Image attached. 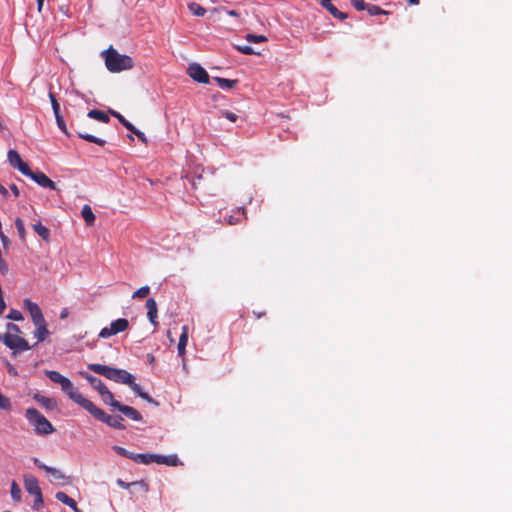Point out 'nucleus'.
Returning a JSON list of instances; mask_svg holds the SVG:
<instances>
[{
	"instance_id": "nucleus-1",
	"label": "nucleus",
	"mask_w": 512,
	"mask_h": 512,
	"mask_svg": "<svg viewBox=\"0 0 512 512\" xmlns=\"http://www.w3.org/2000/svg\"><path fill=\"white\" fill-rule=\"evenodd\" d=\"M46 376L54 383H57L61 386L63 392H65L68 397L81 406L83 409L89 404L90 400L85 398L78 390L74 387L72 382L62 374L57 371H46Z\"/></svg>"
},
{
	"instance_id": "nucleus-2",
	"label": "nucleus",
	"mask_w": 512,
	"mask_h": 512,
	"mask_svg": "<svg viewBox=\"0 0 512 512\" xmlns=\"http://www.w3.org/2000/svg\"><path fill=\"white\" fill-rule=\"evenodd\" d=\"M46 376L54 383H57L61 386L63 392H65L68 397L81 406L83 409L89 404L90 400L85 398L78 390L74 387L72 382L62 374L57 371H46Z\"/></svg>"
},
{
	"instance_id": "nucleus-3",
	"label": "nucleus",
	"mask_w": 512,
	"mask_h": 512,
	"mask_svg": "<svg viewBox=\"0 0 512 512\" xmlns=\"http://www.w3.org/2000/svg\"><path fill=\"white\" fill-rule=\"evenodd\" d=\"M102 56L104 57L106 68L112 73L129 70L134 66V61L130 56L118 53L112 46L103 51Z\"/></svg>"
},
{
	"instance_id": "nucleus-4",
	"label": "nucleus",
	"mask_w": 512,
	"mask_h": 512,
	"mask_svg": "<svg viewBox=\"0 0 512 512\" xmlns=\"http://www.w3.org/2000/svg\"><path fill=\"white\" fill-rule=\"evenodd\" d=\"M26 419L34 427L38 435H47L54 432V427L50 421L43 416L37 409L28 408L25 413Z\"/></svg>"
},
{
	"instance_id": "nucleus-5",
	"label": "nucleus",
	"mask_w": 512,
	"mask_h": 512,
	"mask_svg": "<svg viewBox=\"0 0 512 512\" xmlns=\"http://www.w3.org/2000/svg\"><path fill=\"white\" fill-rule=\"evenodd\" d=\"M95 419L106 423L108 426L115 429H124L123 418L121 416H110L102 409L98 408L92 401L85 408Z\"/></svg>"
},
{
	"instance_id": "nucleus-6",
	"label": "nucleus",
	"mask_w": 512,
	"mask_h": 512,
	"mask_svg": "<svg viewBox=\"0 0 512 512\" xmlns=\"http://www.w3.org/2000/svg\"><path fill=\"white\" fill-rule=\"evenodd\" d=\"M4 344L13 351V354L23 352L31 349V346L26 339L19 335H11V333H5L2 337Z\"/></svg>"
},
{
	"instance_id": "nucleus-7",
	"label": "nucleus",
	"mask_w": 512,
	"mask_h": 512,
	"mask_svg": "<svg viewBox=\"0 0 512 512\" xmlns=\"http://www.w3.org/2000/svg\"><path fill=\"white\" fill-rule=\"evenodd\" d=\"M129 327V322L125 318H119L111 322L109 327H104L99 333L100 338H109L118 333L124 332Z\"/></svg>"
},
{
	"instance_id": "nucleus-8",
	"label": "nucleus",
	"mask_w": 512,
	"mask_h": 512,
	"mask_svg": "<svg viewBox=\"0 0 512 512\" xmlns=\"http://www.w3.org/2000/svg\"><path fill=\"white\" fill-rule=\"evenodd\" d=\"M87 368L89 370H91L99 375H102L105 378L115 382L117 368L110 367V366L103 365V364H96V363L88 364Z\"/></svg>"
},
{
	"instance_id": "nucleus-9",
	"label": "nucleus",
	"mask_w": 512,
	"mask_h": 512,
	"mask_svg": "<svg viewBox=\"0 0 512 512\" xmlns=\"http://www.w3.org/2000/svg\"><path fill=\"white\" fill-rule=\"evenodd\" d=\"M188 75L199 83L207 84L209 75L206 70L197 63H193L188 67Z\"/></svg>"
},
{
	"instance_id": "nucleus-10",
	"label": "nucleus",
	"mask_w": 512,
	"mask_h": 512,
	"mask_svg": "<svg viewBox=\"0 0 512 512\" xmlns=\"http://www.w3.org/2000/svg\"><path fill=\"white\" fill-rule=\"evenodd\" d=\"M8 161L12 167L17 168L22 174H30V167L22 161L16 150H9Z\"/></svg>"
},
{
	"instance_id": "nucleus-11",
	"label": "nucleus",
	"mask_w": 512,
	"mask_h": 512,
	"mask_svg": "<svg viewBox=\"0 0 512 512\" xmlns=\"http://www.w3.org/2000/svg\"><path fill=\"white\" fill-rule=\"evenodd\" d=\"M24 305L29 311L34 324H41L43 321H45L43 313L38 304L32 302L30 299H25Z\"/></svg>"
},
{
	"instance_id": "nucleus-12",
	"label": "nucleus",
	"mask_w": 512,
	"mask_h": 512,
	"mask_svg": "<svg viewBox=\"0 0 512 512\" xmlns=\"http://www.w3.org/2000/svg\"><path fill=\"white\" fill-rule=\"evenodd\" d=\"M24 175L32 178L41 187L50 188L52 190L56 189V184L50 178H48L43 172H33L30 169V174Z\"/></svg>"
},
{
	"instance_id": "nucleus-13",
	"label": "nucleus",
	"mask_w": 512,
	"mask_h": 512,
	"mask_svg": "<svg viewBox=\"0 0 512 512\" xmlns=\"http://www.w3.org/2000/svg\"><path fill=\"white\" fill-rule=\"evenodd\" d=\"M115 409H117L118 411L123 413L126 417H128L134 421L142 420L141 414L131 406L123 405L121 403H115Z\"/></svg>"
},
{
	"instance_id": "nucleus-14",
	"label": "nucleus",
	"mask_w": 512,
	"mask_h": 512,
	"mask_svg": "<svg viewBox=\"0 0 512 512\" xmlns=\"http://www.w3.org/2000/svg\"><path fill=\"white\" fill-rule=\"evenodd\" d=\"M24 487L30 495H37L41 493L38 480L32 475L24 476Z\"/></svg>"
},
{
	"instance_id": "nucleus-15",
	"label": "nucleus",
	"mask_w": 512,
	"mask_h": 512,
	"mask_svg": "<svg viewBox=\"0 0 512 512\" xmlns=\"http://www.w3.org/2000/svg\"><path fill=\"white\" fill-rule=\"evenodd\" d=\"M80 375L89 382V384L99 393H103L105 389H107L106 385L102 382L101 379L87 373L80 372Z\"/></svg>"
},
{
	"instance_id": "nucleus-16",
	"label": "nucleus",
	"mask_w": 512,
	"mask_h": 512,
	"mask_svg": "<svg viewBox=\"0 0 512 512\" xmlns=\"http://www.w3.org/2000/svg\"><path fill=\"white\" fill-rule=\"evenodd\" d=\"M146 308H147V317H148L149 321L154 326H157L158 325V322H157V311L158 310H157V303H156L155 299L149 298L146 301Z\"/></svg>"
},
{
	"instance_id": "nucleus-17",
	"label": "nucleus",
	"mask_w": 512,
	"mask_h": 512,
	"mask_svg": "<svg viewBox=\"0 0 512 512\" xmlns=\"http://www.w3.org/2000/svg\"><path fill=\"white\" fill-rule=\"evenodd\" d=\"M155 463L164 464L167 466H178L179 464H181L177 455L162 456L159 454H156Z\"/></svg>"
},
{
	"instance_id": "nucleus-18",
	"label": "nucleus",
	"mask_w": 512,
	"mask_h": 512,
	"mask_svg": "<svg viewBox=\"0 0 512 512\" xmlns=\"http://www.w3.org/2000/svg\"><path fill=\"white\" fill-rule=\"evenodd\" d=\"M188 335H189L188 327L187 326H183L182 327V332H181L180 337H179L178 346H177L178 355L181 356V357H183L184 354H185V349H186V346H187V343H188Z\"/></svg>"
},
{
	"instance_id": "nucleus-19",
	"label": "nucleus",
	"mask_w": 512,
	"mask_h": 512,
	"mask_svg": "<svg viewBox=\"0 0 512 512\" xmlns=\"http://www.w3.org/2000/svg\"><path fill=\"white\" fill-rule=\"evenodd\" d=\"M156 454L150 453H133L132 459L136 463L148 465L155 462Z\"/></svg>"
},
{
	"instance_id": "nucleus-20",
	"label": "nucleus",
	"mask_w": 512,
	"mask_h": 512,
	"mask_svg": "<svg viewBox=\"0 0 512 512\" xmlns=\"http://www.w3.org/2000/svg\"><path fill=\"white\" fill-rule=\"evenodd\" d=\"M36 326V330L34 331V336L37 338L38 342L44 341L50 334L47 329L46 321H43L41 324H34Z\"/></svg>"
},
{
	"instance_id": "nucleus-21",
	"label": "nucleus",
	"mask_w": 512,
	"mask_h": 512,
	"mask_svg": "<svg viewBox=\"0 0 512 512\" xmlns=\"http://www.w3.org/2000/svg\"><path fill=\"white\" fill-rule=\"evenodd\" d=\"M133 375L123 369H116L115 382L121 384H132Z\"/></svg>"
},
{
	"instance_id": "nucleus-22",
	"label": "nucleus",
	"mask_w": 512,
	"mask_h": 512,
	"mask_svg": "<svg viewBox=\"0 0 512 512\" xmlns=\"http://www.w3.org/2000/svg\"><path fill=\"white\" fill-rule=\"evenodd\" d=\"M81 215L88 226H91L94 224L95 215L89 205L86 204L83 206Z\"/></svg>"
},
{
	"instance_id": "nucleus-23",
	"label": "nucleus",
	"mask_w": 512,
	"mask_h": 512,
	"mask_svg": "<svg viewBox=\"0 0 512 512\" xmlns=\"http://www.w3.org/2000/svg\"><path fill=\"white\" fill-rule=\"evenodd\" d=\"M213 80L217 83V85L222 89H232L238 83V80H230L222 77H214Z\"/></svg>"
},
{
	"instance_id": "nucleus-24",
	"label": "nucleus",
	"mask_w": 512,
	"mask_h": 512,
	"mask_svg": "<svg viewBox=\"0 0 512 512\" xmlns=\"http://www.w3.org/2000/svg\"><path fill=\"white\" fill-rule=\"evenodd\" d=\"M33 230L46 242L50 240V231L40 222L33 225Z\"/></svg>"
},
{
	"instance_id": "nucleus-25",
	"label": "nucleus",
	"mask_w": 512,
	"mask_h": 512,
	"mask_svg": "<svg viewBox=\"0 0 512 512\" xmlns=\"http://www.w3.org/2000/svg\"><path fill=\"white\" fill-rule=\"evenodd\" d=\"M88 117L100 121L102 123H108L110 121L109 115L101 110H90L88 112Z\"/></svg>"
},
{
	"instance_id": "nucleus-26",
	"label": "nucleus",
	"mask_w": 512,
	"mask_h": 512,
	"mask_svg": "<svg viewBox=\"0 0 512 512\" xmlns=\"http://www.w3.org/2000/svg\"><path fill=\"white\" fill-rule=\"evenodd\" d=\"M55 498L60 501L61 503L69 506L73 510H76V502L72 498H70L66 493L64 492H57L55 495Z\"/></svg>"
},
{
	"instance_id": "nucleus-27",
	"label": "nucleus",
	"mask_w": 512,
	"mask_h": 512,
	"mask_svg": "<svg viewBox=\"0 0 512 512\" xmlns=\"http://www.w3.org/2000/svg\"><path fill=\"white\" fill-rule=\"evenodd\" d=\"M100 397L105 404H108L113 408H115V403H120L119 401L114 399L113 393L108 388L105 389L103 393L100 394Z\"/></svg>"
},
{
	"instance_id": "nucleus-28",
	"label": "nucleus",
	"mask_w": 512,
	"mask_h": 512,
	"mask_svg": "<svg viewBox=\"0 0 512 512\" xmlns=\"http://www.w3.org/2000/svg\"><path fill=\"white\" fill-rule=\"evenodd\" d=\"M78 136L88 142L95 143L99 146H104L106 143L105 140L85 132H78Z\"/></svg>"
},
{
	"instance_id": "nucleus-29",
	"label": "nucleus",
	"mask_w": 512,
	"mask_h": 512,
	"mask_svg": "<svg viewBox=\"0 0 512 512\" xmlns=\"http://www.w3.org/2000/svg\"><path fill=\"white\" fill-rule=\"evenodd\" d=\"M39 468L43 469L45 472L50 474L56 480H62L65 478V476L61 473V471H59L55 468L46 466L45 464H39Z\"/></svg>"
},
{
	"instance_id": "nucleus-30",
	"label": "nucleus",
	"mask_w": 512,
	"mask_h": 512,
	"mask_svg": "<svg viewBox=\"0 0 512 512\" xmlns=\"http://www.w3.org/2000/svg\"><path fill=\"white\" fill-rule=\"evenodd\" d=\"M110 114L112 116H114L115 118H117L119 120V122L126 128L128 129L129 131H134V125L131 124L128 120L125 119V117L120 114L119 112L115 111V110H110Z\"/></svg>"
},
{
	"instance_id": "nucleus-31",
	"label": "nucleus",
	"mask_w": 512,
	"mask_h": 512,
	"mask_svg": "<svg viewBox=\"0 0 512 512\" xmlns=\"http://www.w3.org/2000/svg\"><path fill=\"white\" fill-rule=\"evenodd\" d=\"M188 9L189 11L195 15V16H199V17H202L205 15L206 13V9L203 8L201 5H199L198 3L196 2H192V3H189L188 4Z\"/></svg>"
},
{
	"instance_id": "nucleus-32",
	"label": "nucleus",
	"mask_w": 512,
	"mask_h": 512,
	"mask_svg": "<svg viewBox=\"0 0 512 512\" xmlns=\"http://www.w3.org/2000/svg\"><path fill=\"white\" fill-rule=\"evenodd\" d=\"M242 219H245V210L244 208H239L236 215H231L228 218L229 225H236L241 222Z\"/></svg>"
},
{
	"instance_id": "nucleus-33",
	"label": "nucleus",
	"mask_w": 512,
	"mask_h": 512,
	"mask_svg": "<svg viewBox=\"0 0 512 512\" xmlns=\"http://www.w3.org/2000/svg\"><path fill=\"white\" fill-rule=\"evenodd\" d=\"M326 10L337 19L345 20L347 18V14L339 11L332 3L326 8Z\"/></svg>"
},
{
	"instance_id": "nucleus-34",
	"label": "nucleus",
	"mask_w": 512,
	"mask_h": 512,
	"mask_svg": "<svg viewBox=\"0 0 512 512\" xmlns=\"http://www.w3.org/2000/svg\"><path fill=\"white\" fill-rule=\"evenodd\" d=\"M11 497L14 501L16 502H19L21 500V488L19 487V485L13 481L12 484H11Z\"/></svg>"
},
{
	"instance_id": "nucleus-35",
	"label": "nucleus",
	"mask_w": 512,
	"mask_h": 512,
	"mask_svg": "<svg viewBox=\"0 0 512 512\" xmlns=\"http://www.w3.org/2000/svg\"><path fill=\"white\" fill-rule=\"evenodd\" d=\"M150 293V287L149 286H142L140 287L138 290H136L133 294H132V298L133 299H141V298H145L149 295Z\"/></svg>"
},
{
	"instance_id": "nucleus-36",
	"label": "nucleus",
	"mask_w": 512,
	"mask_h": 512,
	"mask_svg": "<svg viewBox=\"0 0 512 512\" xmlns=\"http://www.w3.org/2000/svg\"><path fill=\"white\" fill-rule=\"evenodd\" d=\"M366 10H367L368 14L371 15V16L380 15V14H383V15L389 14L388 11L383 10L379 6L372 5V4H368V7H367Z\"/></svg>"
},
{
	"instance_id": "nucleus-37",
	"label": "nucleus",
	"mask_w": 512,
	"mask_h": 512,
	"mask_svg": "<svg viewBox=\"0 0 512 512\" xmlns=\"http://www.w3.org/2000/svg\"><path fill=\"white\" fill-rule=\"evenodd\" d=\"M15 227L18 231V234H19V237L21 240H25L26 238V230H25V227H24V222L21 218H17L15 220Z\"/></svg>"
},
{
	"instance_id": "nucleus-38",
	"label": "nucleus",
	"mask_w": 512,
	"mask_h": 512,
	"mask_svg": "<svg viewBox=\"0 0 512 512\" xmlns=\"http://www.w3.org/2000/svg\"><path fill=\"white\" fill-rule=\"evenodd\" d=\"M34 399L46 408H50L53 404V400L51 398L42 396L40 394H35Z\"/></svg>"
},
{
	"instance_id": "nucleus-39",
	"label": "nucleus",
	"mask_w": 512,
	"mask_h": 512,
	"mask_svg": "<svg viewBox=\"0 0 512 512\" xmlns=\"http://www.w3.org/2000/svg\"><path fill=\"white\" fill-rule=\"evenodd\" d=\"M11 408L12 405L10 399L0 392V409L9 411Z\"/></svg>"
},
{
	"instance_id": "nucleus-40",
	"label": "nucleus",
	"mask_w": 512,
	"mask_h": 512,
	"mask_svg": "<svg viewBox=\"0 0 512 512\" xmlns=\"http://www.w3.org/2000/svg\"><path fill=\"white\" fill-rule=\"evenodd\" d=\"M220 117H224V118L228 119L230 122H236L238 119V115L236 113L228 111V110H221Z\"/></svg>"
},
{
	"instance_id": "nucleus-41",
	"label": "nucleus",
	"mask_w": 512,
	"mask_h": 512,
	"mask_svg": "<svg viewBox=\"0 0 512 512\" xmlns=\"http://www.w3.org/2000/svg\"><path fill=\"white\" fill-rule=\"evenodd\" d=\"M113 450L120 456L132 459L133 453L121 446H113Z\"/></svg>"
},
{
	"instance_id": "nucleus-42",
	"label": "nucleus",
	"mask_w": 512,
	"mask_h": 512,
	"mask_svg": "<svg viewBox=\"0 0 512 512\" xmlns=\"http://www.w3.org/2000/svg\"><path fill=\"white\" fill-rule=\"evenodd\" d=\"M7 318L13 321H21L23 320V315L19 310L11 309Z\"/></svg>"
},
{
	"instance_id": "nucleus-43",
	"label": "nucleus",
	"mask_w": 512,
	"mask_h": 512,
	"mask_svg": "<svg viewBox=\"0 0 512 512\" xmlns=\"http://www.w3.org/2000/svg\"><path fill=\"white\" fill-rule=\"evenodd\" d=\"M351 5L358 11L366 10L368 4L364 0H350Z\"/></svg>"
},
{
	"instance_id": "nucleus-44",
	"label": "nucleus",
	"mask_w": 512,
	"mask_h": 512,
	"mask_svg": "<svg viewBox=\"0 0 512 512\" xmlns=\"http://www.w3.org/2000/svg\"><path fill=\"white\" fill-rule=\"evenodd\" d=\"M246 39L249 42H253V43L265 42L267 40V38L263 35H254V34H247Z\"/></svg>"
},
{
	"instance_id": "nucleus-45",
	"label": "nucleus",
	"mask_w": 512,
	"mask_h": 512,
	"mask_svg": "<svg viewBox=\"0 0 512 512\" xmlns=\"http://www.w3.org/2000/svg\"><path fill=\"white\" fill-rule=\"evenodd\" d=\"M236 49L245 55L257 54L254 49L249 45L236 46Z\"/></svg>"
},
{
	"instance_id": "nucleus-46",
	"label": "nucleus",
	"mask_w": 512,
	"mask_h": 512,
	"mask_svg": "<svg viewBox=\"0 0 512 512\" xmlns=\"http://www.w3.org/2000/svg\"><path fill=\"white\" fill-rule=\"evenodd\" d=\"M6 329V333H11V335H19L21 333L19 326L14 323H8Z\"/></svg>"
},
{
	"instance_id": "nucleus-47",
	"label": "nucleus",
	"mask_w": 512,
	"mask_h": 512,
	"mask_svg": "<svg viewBox=\"0 0 512 512\" xmlns=\"http://www.w3.org/2000/svg\"><path fill=\"white\" fill-rule=\"evenodd\" d=\"M49 99L52 105L53 112L60 111V104L52 92L49 93Z\"/></svg>"
},
{
	"instance_id": "nucleus-48",
	"label": "nucleus",
	"mask_w": 512,
	"mask_h": 512,
	"mask_svg": "<svg viewBox=\"0 0 512 512\" xmlns=\"http://www.w3.org/2000/svg\"><path fill=\"white\" fill-rule=\"evenodd\" d=\"M34 497H35V500H34V504H33V509L39 510L43 505L42 492L37 495H34Z\"/></svg>"
},
{
	"instance_id": "nucleus-49",
	"label": "nucleus",
	"mask_w": 512,
	"mask_h": 512,
	"mask_svg": "<svg viewBox=\"0 0 512 512\" xmlns=\"http://www.w3.org/2000/svg\"><path fill=\"white\" fill-rule=\"evenodd\" d=\"M56 122H57V126L59 127V129L63 133H65L66 135H69L67 126H66L65 121H64V118L63 117H58V119H56Z\"/></svg>"
},
{
	"instance_id": "nucleus-50",
	"label": "nucleus",
	"mask_w": 512,
	"mask_h": 512,
	"mask_svg": "<svg viewBox=\"0 0 512 512\" xmlns=\"http://www.w3.org/2000/svg\"><path fill=\"white\" fill-rule=\"evenodd\" d=\"M138 396L142 394L144 391H142L139 384L135 383V378L132 379V384H127Z\"/></svg>"
},
{
	"instance_id": "nucleus-51",
	"label": "nucleus",
	"mask_w": 512,
	"mask_h": 512,
	"mask_svg": "<svg viewBox=\"0 0 512 512\" xmlns=\"http://www.w3.org/2000/svg\"><path fill=\"white\" fill-rule=\"evenodd\" d=\"M138 396L142 394L144 391H142L139 384L135 383V378L132 379V384H127Z\"/></svg>"
},
{
	"instance_id": "nucleus-52",
	"label": "nucleus",
	"mask_w": 512,
	"mask_h": 512,
	"mask_svg": "<svg viewBox=\"0 0 512 512\" xmlns=\"http://www.w3.org/2000/svg\"><path fill=\"white\" fill-rule=\"evenodd\" d=\"M142 482H132V483H126L124 482L123 480L121 479H117L116 481V484L121 487V488H124V489H127L129 488L131 485H135V484H141Z\"/></svg>"
},
{
	"instance_id": "nucleus-53",
	"label": "nucleus",
	"mask_w": 512,
	"mask_h": 512,
	"mask_svg": "<svg viewBox=\"0 0 512 512\" xmlns=\"http://www.w3.org/2000/svg\"><path fill=\"white\" fill-rule=\"evenodd\" d=\"M131 132L134 133L138 137V139L141 140L143 143H147V138L143 132L139 131L135 127H134V131H131Z\"/></svg>"
},
{
	"instance_id": "nucleus-54",
	"label": "nucleus",
	"mask_w": 512,
	"mask_h": 512,
	"mask_svg": "<svg viewBox=\"0 0 512 512\" xmlns=\"http://www.w3.org/2000/svg\"><path fill=\"white\" fill-rule=\"evenodd\" d=\"M0 272L3 275L8 273V265L2 257H0Z\"/></svg>"
},
{
	"instance_id": "nucleus-55",
	"label": "nucleus",
	"mask_w": 512,
	"mask_h": 512,
	"mask_svg": "<svg viewBox=\"0 0 512 512\" xmlns=\"http://www.w3.org/2000/svg\"><path fill=\"white\" fill-rule=\"evenodd\" d=\"M139 397H141L142 399H144V400H146V401H148L150 403H155L154 400L146 392H143L142 394H140Z\"/></svg>"
},
{
	"instance_id": "nucleus-56",
	"label": "nucleus",
	"mask_w": 512,
	"mask_h": 512,
	"mask_svg": "<svg viewBox=\"0 0 512 512\" xmlns=\"http://www.w3.org/2000/svg\"><path fill=\"white\" fill-rule=\"evenodd\" d=\"M10 189H11V191L13 192V194H14L16 197H18V196H19L20 192H19L18 187H17L15 184L10 185Z\"/></svg>"
},
{
	"instance_id": "nucleus-57",
	"label": "nucleus",
	"mask_w": 512,
	"mask_h": 512,
	"mask_svg": "<svg viewBox=\"0 0 512 512\" xmlns=\"http://www.w3.org/2000/svg\"><path fill=\"white\" fill-rule=\"evenodd\" d=\"M0 238H1V241H2L3 245L7 246V244L9 243L8 237L1 232Z\"/></svg>"
},
{
	"instance_id": "nucleus-58",
	"label": "nucleus",
	"mask_w": 512,
	"mask_h": 512,
	"mask_svg": "<svg viewBox=\"0 0 512 512\" xmlns=\"http://www.w3.org/2000/svg\"><path fill=\"white\" fill-rule=\"evenodd\" d=\"M5 307H6V305H5L3 296H0V315L3 313Z\"/></svg>"
},
{
	"instance_id": "nucleus-59",
	"label": "nucleus",
	"mask_w": 512,
	"mask_h": 512,
	"mask_svg": "<svg viewBox=\"0 0 512 512\" xmlns=\"http://www.w3.org/2000/svg\"><path fill=\"white\" fill-rule=\"evenodd\" d=\"M0 193L4 196V197H8V190L2 185L0 184Z\"/></svg>"
},
{
	"instance_id": "nucleus-60",
	"label": "nucleus",
	"mask_w": 512,
	"mask_h": 512,
	"mask_svg": "<svg viewBox=\"0 0 512 512\" xmlns=\"http://www.w3.org/2000/svg\"><path fill=\"white\" fill-rule=\"evenodd\" d=\"M68 313H69V312H68V309H67V308H64V309L61 311V313H60V318H61V319L66 318V317L68 316Z\"/></svg>"
},
{
	"instance_id": "nucleus-61",
	"label": "nucleus",
	"mask_w": 512,
	"mask_h": 512,
	"mask_svg": "<svg viewBox=\"0 0 512 512\" xmlns=\"http://www.w3.org/2000/svg\"><path fill=\"white\" fill-rule=\"evenodd\" d=\"M320 3L326 9L331 4V0H320Z\"/></svg>"
},
{
	"instance_id": "nucleus-62",
	"label": "nucleus",
	"mask_w": 512,
	"mask_h": 512,
	"mask_svg": "<svg viewBox=\"0 0 512 512\" xmlns=\"http://www.w3.org/2000/svg\"><path fill=\"white\" fill-rule=\"evenodd\" d=\"M197 180H198V182H195V181H193V182H192V185H193V187H194L195 189H197V188H198V186H197V185H198V184H200V183H201V181L203 180L202 176H199V177L197 178Z\"/></svg>"
},
{
	"instance_id": "nucleus-63",
	"label": "nucleus",
	"mask_w": 512,
	"mask_h": 512,
	"mask_svg": "<svg viewBox=\"0 0 512 512\" xmlns=\"http://www.w3.org/2000/svg\"><path fill=\"white\" fill-rule=\"evenodd\" d=\"M45 0H37L38 4V11L40 12L42 10L43 4Z\"/></svg>"
},
{
	"instance_id": "nucleus-64",
	"label": "nucleus",
	"mask_w": 512,
	"mask_h": 512,
	"mask_svg": "<svg viewBox=\"0 0 512 512\" xmlns=\"http://www.w3.org/2000/svg\"><path fill=\"white\" fill-rule=\"evenodd\" d=\"M227 14L234 17L238 16V13L235 10H227Z\"/></svg>"
}]
</instances>
